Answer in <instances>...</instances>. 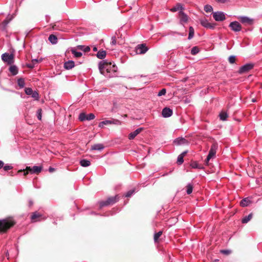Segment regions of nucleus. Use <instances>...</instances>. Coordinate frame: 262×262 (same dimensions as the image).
Masks as SVG:
<instances>
[{
    "mask_svg": "<svg viewBox=\"0 0 262 262\" xmlns=\"http://www.w3.org/2000/svg\"><path fill=\"white\" fill-rule=\"evenodd\" d=\"M148 50L144 43L139 44L136 48V51L137 54H142L145 53Z\"/></svg>",
    "mask_w": 262,
    "mask_h": 262,
    "instance_id": "9",
    "label": "nucleus"
},
{
    "mask_svg": "<svg viewBox=\"0 0 262 262\" xmlns=\"http://www.w3.org/2000/svg\"><path fill=\"white\" fill-rule=\"evenodd\" d=\"M24 170H19L18 172H23Z\"/></svg>",
    "mask_w": 262,
    "mask_h": 262,
    "instance_id": "61",
    "label": "nucleus"
},
{
    "mask_svg": "<svg viewBox=\"0 0 262 262\" xmlns=\"http://www.w3.org/2000/svg\"><path fill=\"white\" fill-rule=\"evenodd\" d=\"M228 117L227 114L225 112H222L220 114V119L223 121H225Z\"/></svg>",
    "mask_w": 262,
    "mask_h": 262,
    "instance_id": "33",
    "label": "nucleus"
},
{
    "mask_svg": "<svg viewBox=\"0 0 262 262\" xmlns=\"http://www.w3.org/2000/svg\"><path fill=\"white\" fill-rule=\"evenodd\" d=\"M71 52H72V53L74 55V56L77 58L80 57L82 55V52L77 51L75 49H72L71 50Z\"/></svg>",
    "mask_w": 262,
    "mask_h": 262,
    "instance_id": "30",
    "label": "nucleus"
},
{
    "mask_svg": "<svg viewBox=\"0 0 262 262\" xmlns=\"http://www.w3.org/2000/svg\"><path fill=\"white\" fill-rule=\"evenodd\" d=\"M186 153H187V151H184L182 154H181L180 155L183 156V157L184 158V157L185 156V155H186Z\"/></svg>",
    "mask_w": 262,
    "mask_h": 262,
    "instance_id": "56",
    "label": "nucleus"
},
{
    "mask_svg": "<svg viewBox=\"0 0 262 262\" xmlns=\"http://www.w3.org/2000/svg\"><path fill=\"white\" fill-rule=\"evenodd\" d=\"M111 44L112 45H115L116 44V37L113 36L111 38Z\"/></svg>",
    "mask_w": 262,
    "mask_h": 262,
    "instance_id": "48",
    "label": "nucleus"
},
{
    "mask_svg": "<svg viewBox=\"0 0 262 262\" xmlns=\"http://www.w3.org/2000/svg\"><path fill=\"white\" fill-rule=\"evenodd\" d=\"M162 231H159L158 232L155 233V234H154V241L155 242H156L158 240L159 237L162 235Z\"/></svg>",
    "mask_w": 262,
    "mask_h": 262,
    "instance_id": "37",
    "label": "nucleus"
},
{
    "mask_svg": "<svg viewBox=\"0 0 262 262\" xmlns=\"http://www.w3.org/2000/svg\"><path fill=\"white\" fill-rule=\"evenodd\" d=\"M41 60H38L37 59H33L32 60V62L33 63H34V64L37 63L39 61H40Z\"/></svg>",
    "mask_w": 262,
    "mask_h": 262,
    "instance_id": "51",
    "label": "nucleus"
},
{
    "mask_svg": "<svg viewBox=\"0 0 262 262\" xmlns=\"http://www.w3.org/2000/svg\"><path fill=\"white\" fill-rule=\"evenodd\" d=\"M86 115L84 113H81L79 115V119L81 121L86 120Z\"/></svg>",
    "mask_w": 262,
    "mask_h": 262,
    "instance_id": "36",
    "label": "nucleus"
},
{
    "mask_svg": "<svg viewBox=\"0 0 262 262\" xmlns=\"http://www.w3.org/2000/svg\"><path fill=\"white\" fill-rule=\"evenodd\" d=\"M186 188H187V190H186L187 193L188 194H191L192 192L193 186L191 184H188L186 186Z\"/></svg>",
    "mask_w": 262,
    "mask_h": 262,
    "instance_id": "34",
    "label": "nucleus"
},
{
    "mask_svg": "<svg viewBox=\"0 0 262 262\" xmlns=\"http://www.w3.org/2000/svg\"><path fill=\"white\" fill-rule=\"evenodd\" d=\"M229 27L234 32H239L242 30V26L241 24L236 21L230 23Z\"/></svg>",
    "mask_w": 262,
    "mask_h": 262,
    "instance_id": "12",
    "label": "nucleus"
},
{
    "mask_svg": "<svg viewBox=\"0 0 262 262\" xmlns=\"http://www.w3.org/2000/svg\"><path fill=\"white\" fill-rule=\"evenodd\" d=\"M31 219L32 222H36L37 221L43 220L45 219V218L42 217V215L40 213L37 212H35L31 215Z\"/></svg>",
    "mask_w": 262,
    "mask_h": 262,
    "instance_id": "13",
    "label": "nucleus"
},
{
    "mask_svg": "<svg viewBox=\"0 0 262 262\" xmlns=\"http://www.w3.org/2000/svg\"><path fill=\"white\" fill-rule=\"evenodd\" d=\"M49 171L50 172H52L54 171V168H52V167H50L49 168Z\"/></svg>",
    "mask_w": 262,
    "mask_h": 262,
    "instance_id": "55",
    "label": "nucleus"
},
{
    "mask_svg": "<svg viewBox=\"0 0 262 262\" xmlns=\"http://www.w3.org/2000/svg\"><path fill=\"white\" fill-rule=\"evenodd\" d=\"M117 201V196L108 198L105 201H101L99 202L100 207L102 208L104 206H107L115 203Z\"/></svg>",
    "mask_w": 262,
    "mask_h": 262,
    "instance_id": "5",
    "label": "nucleus"
},
{
    "mask_svg": "<svg viewBox=\"0 0 262 262\" xmlns=\"http://www.w3.org/2000/svg\"><path fill=\"white\" fill-rule=\"evenodd\" d=\"M25 93L27 95H31L32 94V92H33L32 89L30 88H26L25 90Z\"/></svg>",
    "mask_w": 262,
    "mask_h": 262,
    "instance_id": "42",
    "label": "nucleus"
},
{
    "mask_svg": "<svg viewBox=\"0 0 262 262\" xmlns=\"http://www.w3.org/2000/svg\"><path fill=\"white\" fill-rule=\"evenodd\" d=\"M221 252L222 253L225 254H229L230 253L231 251L230 250H223L221 251Z\"/></svg>",
    "mask_w": 262,
    "mask_h": 262,
    "instance_id": "49",
    "label": "nucleus"
},
{
    "mask_svg": "<svg viewBox=\"0 0 262 262\" xmlns=\"http://www.w3.org/2000/svg\"><path fill=\"white\" fill-rule=\"evenodd\" d=\"M96 55L99 59H103L106 56V52L104 50H100L97 52Z\"/></svg>",
    "mask_w": 262,
    "mask_h": 262,
    "instance_id": "25",
    "label": "nucleus"
},
{
    "mask_svg": "<svg viewBox=\"0 0 262 262\" xmlns=\"http://www.w3.org/2000/svg\"><path fill=\"white\" fill-rule=\"evenodd\" d=\"M117 67L112 62L107 60H102L99 63V69L100 73L107 77L112 76V73H115L117 71Z\"/></svg>",
    "mask_w": 262,
    "mask_h": 262,
    "instance_id": "1",
    "label": "nucleus"
},
{
    "mask_svg": "<svg viewBox=\"0 0 262 262\" xmlns=\"http://www.w3.org/2000/svg\"><path fill=\"white\" fill-rule=\"evenodd\" d=\"M213 17L214 19L217 21H223L226 19L225 13L221 11L213 12Z\"/></svg>",
    "mask_w": 262,
    "mask_h": 262,
    "instance_id": "8",
    "label": "nucleus"
},
{
    "mask_svg": "<svg viewBox=\"0 0 262 262\" xmlns=\"http://www.w3.org/2000/svg\"><path fill=\"white\" fill-rule=\"evenodd\" d=\"M200 23L202 26L206 28L213 29L215 28V24L210 23L206 18L201 19Z\"/></svg>",
    "mask_w": 262,
    "mask_h": 262,
    "instance_id": "11",
    "label": "nucleus"
},
{
    "mask_svg": "<svg viewBox=\"0 0 262 262\" xmlns=\"http://www.w3.org/2000/svg\"><path fill=\"white\" fill-rule=\"evenodd\" d=\"M250 203L251 201L249 199L245 198L241 201L240 205L242 207H246L248 206Z\"/></svg>",
    "mask_w": 262,
    "mask_h": 262,
    "instance_id": "23",
    "label": "nucleus"
},
{
    "mask_svg": "<svg viewBox=\"0 0 262 262\" xmlns=\"http://www.w3.org/2000/svg\"><path fill=\"white\" fill-rule=\"evenodd\" d=\"M216 1H217V2L224 3L226 2H227V0H216Z\"/></svg>",
    "mask_w": 262,
    "mask_h": 262,
    "instance_id": "54",
    "label": "nucleus"
},
{
    "mask_svg": "<svg viewBox=\"0 0 262 262\" xmlns=\"http://www.w3.org/2000/svg\"><path fill=\"white\" fill-rule=\"evenodd\" d=\"M184 9V7H183L182 5L178 3L175 6H174L173 8H172L170 9V11L171 12H176V11H183Z\"/></svg>",
    "mask_w": 262,
    "mask_h": 262,
    "instance_id": "21",
    "label": "nucleus"
},
{
    "mask_svg": "<svg viewBox=\"0 0 262 262\" xmlns=\"http://www.w3.org/2000/svg\"><path fill=\"white\" fill-rule=\"evenodd\" d=\"M183 158V156L179 155L177 158V163L180 165L182 164L184 162Z\"/></svg>",
    "mask_w": 262,
    "mask_h": 262,
    "instance_id": "41",
    "label": "nucleus"
},
{
    "mask_svg": "<svg viewBox=\"0 0 262 262\" xmlns=\"http://www.w3.org/2000/svg\"><path fill=\"white\" fill-rule=\"evenodd\" d=\"M189 35H188V39H191V38H193V36H194V29L192 27H190L189 28Z\"/></svg>",
    "mask_w": 262,
    "mask_h": 262,
    "instance_id": "32",
    "label": "nucleus"
},
{
    "mask_svg": "<svg viewBox=\"0 0 262 262\" xmlns=\"http://www.w3.org/2000/svg\"><path fill=\"white\" fill-rule=\"evenodd\" d=\"M255 101H256V100L254 99H252V102H255Z\"/></svg>",
    "mask_w": 262,
    "mask_h": 262,
    "instance_id": "60",
    "label": "nucleus"
},
{
    "mask_svg": "<svg viewBox=\"0 0 262 262\" xmlns=\"http://www.w3.org/2000/svg\"><path fill=\"white\" fill-rule=\"evenodd\" d=\"M217 148V145L216 143H214L211 145L209 154L205 161L206 165H208L209 160L215 156Z\"/></svg>",
    "mask_w": 262,
    "mask_h": 262,
    "instance_id": "3",
    "label": "nucleus"
},
{
    "mask_svg": "<svg viewBox=\"0 0 262 262\" xmlns=\"http://www.w3.org/2000/svg\"><path fill=\"white\" fill-rule=\"evenodd\" d=\"M4 162L0 160V169H1L4 166Z\"/></svg>",
    "mask_w": 262,
    "mask_h": 262,
    "instance_id": "53",
    "label": "nucleus"
},
{
    "mask_svg": "<svg viewBox=\"0 0 262 262\" xmlns=\"http://www.w3.org/2000/svg\"><path fill=\"white\" fill-rule=\"evenodd\" d=\"M29 206L30 207L32 206L33 204V202L31 200H29Z\"/></svg>",
    "mask_w": 262,
    "mask_h": 262,
    "instance_id": "57",
    "label": "nucleus"
},
{
    "mask_svg": "<svg viewBox=\"0 0 262 262\" xmlns=\"http://www.w3.org/2000/svg\"><path fill=\"white\" fill-rule=\"evenodd\" d=\"M5 171H8L12 169L13 167L9 165H6L3 167Z\"/></svg>",
    "mask_w": 262,
    "mask_h": 262,
    "instance_id": "46",
    "label": "nucleus"
},
{
    "mask_svg": "<svg viewBox=\"0 0 262 262\" xmlns=\"http://www.w3.org/2000/svg\"><path fill=\"white\" fill-rule=\"evenodd\" d=\"M9 71L13 75H16L18 73V69L16 66H11L9 68Z\"/></svg>",
    "mask_w": 262,
    "mask_h": 262,
    "instance_id": "27",
    "label": "nucleus"
},
{
    "mask_svg": "<svg viewBox=\"0 0 262 262\" xmlns=\"http://www.w3.org/2000/svg\"><path fill=\"white\" fill-rule=\"evenodd\" d=\"M15 224L11 217L0 220V232H5Z\"/></svg>",
    "mask_w": 262,
    "mask_h": 262,
    "instance_id": "2",
    "label": "nucleus"
},
{
    "mask_svg": "<svg viewBox=\"0 0 262 262\" xmlns=\"http://www.w3.org/2000/svg\"><path fill=\"white\" fill-rule=\"evenodd\" d=\"M199 52V49L197 47H193L191 50V54L192 55H196Z\"/></svg>",
    "mask_w": 262,
    "mask_h": 262,
    "instance_id": "35",
    "label": "nucleus"
},
{
    "mask_svg": "<svg viewBox=\"0 0 262 262\" xmlns=\"http://www.w3.org/2000/svg\"><path fill=\"white\" fill-rule=\"evenodd\" d=\"M32 98H33L35 100H38L39 99V94L36 91H33L31 95Z\"/></svg>",
    "mask_w": 262,
    "mask_h": 262,
    "instance_id": "39",
    "label": "nucleus"
},
{
    "mask_svg": "<svg viewBox=\"0 0 262 262\" xmlns=\"http://www.w3.org/2000/svg\"><path fill=\"white\" fill-rule=\"evenodd\" d=\"M166 91L165 89H162L158 94V96L164 95L166 94Z\"/></svg>",
    "mask_w": 262,
    "mask_h": 262,
    "instance_id": "45",
    "label": "nucleus"
},
{
    "mask_svg": "<svg viewBox=\"0 0 262 262\" xmlns=\"http://www.w3.org/2000/svg\"><path fill=\"white\" fill-rule=\"evenodd\" d=\"M48 39L50 41V42L53 45L56 44L57 42V37H56V36L53 34L50 35L48 38Z\"/></svg>",
    "mask_w": 262,
    "mask_h": 262,
    "instance_id": "26",
    "label": "nucleus"
},
{
    "mask_svg": "<svg viewBox=\"0 0 262 262\" xmlns=\"http://www.w3.org/2000/svg\"><path fill=\"white\" fill-rule=\"evenodd\" d=\"M17 83L20 88H23L25 86V82L23 78H20L18 79Z\"/></svg>",
    "mask_w": 262,
    "mask_h": 262,
    "instance_id": "29",
    "label": "nucleus"
},
{
    "mask_svg": "<svg viewBox=\"0 0 262 262\" xmlns=\"http://www.w3.org/2000/svg\"><path fill=\"white\" fill-rule=\"evenodd\" d=\"M12 19V17L10 16H8L7 18L0 24V30H5L7 25Z\"/></svg>",
    "mask_w": 262,
    "mask_h": 262,
    "instance_id": "17",
    "label": "nucleus"
},
{
    "mask_svg": "<svg viewBox=\"0 0 262 262\" xmlns=\"http://www.w3.org/2000/svg\"><path fill=\"white\" fill-rule=\"evenodd\" d=\"M14 56L12 54L5 53L2 55V59L3 61L11 64L13 62Z\"/></svg>",
    "mask_w": 262,
    "mask_h": 262,
    "instance_id": "7",
    "label": "nucleus"
},
{
    "mask_svg": "<svg viewBox=\"0 0 262 262\" xmlns=\"http://www.w3.org/2000/svg\"><path fill=\"white\" fill-rule=\"evenodd\" d=\"M162 115L164 118H168L172 115V111L168 107H165L163 109Z\"/></svg>",
    "mask_w": 262,
    "mask_h": 262,
    "instance_id": "16",
    "label": "nucleus"
},
{
    "mask_svg": "<svg viewBox=\"0 0 262 262\" xmlns=\"http://www.w3.org/2000/svg\"><path fill=\"white\" fill-rule=\"evenodd\" d=\"M27 67L29 68L32 69L35 67V64L32 62L31 63L28 64Z\"/></svg>",
    "mask_w": 262,
    "mask_h": 262,
    "instance_id": "50",
    "label": "nucleus"
},
{
    "mask_svg": "<svg viewBox=\"0 0 262 262\" xmlns=\"http://www.w3.org/2000/svg\"><path fill=\"white\" fill-rule=\"evenodd\" d=\"M135 193V190L134 189H132V190H130L128 191H127L125 196L126 197H130L134 193Z\"/></svg>",
    "mask_w": 262,
    "mask_h": 262,
    "instance_id": "43",
    "label": "nucleus"
},
{
    "mask_svg": "<svg viewBox=\"0 0 262 262\" xmlns=\"http://www.w3.org/2000/svg\"><path fill=\"white\" fill-rule=\"evenodd\" d=\"M178 17L180 19V23L182 25H184L188 21V16L186 13L184 12L183 11L179 12Z\"/></svg>",
    "mask_w": 262,
    "mask_h": 262,
    "instance_id": "10",
    "label": "nucleus"
},
{
    "mask_svg": "<svg viewBox=\"0 0 262 262\" xmlns=\"http://www.w3.org/2000/svg\"><path fill=\"white\" fill-rule=\"evenodd\" d=\"M204 10L206 12H211L213 10V8L211 6L207 5L204 6Z\"/></svg>",
    "mask_w": 262,
    "mask_h": 262,
    "instance_id": "38",
    "label": "nucleus"
},
{
    "mask_svg": "<svg viewBox=\"0 0 262 262\" xmlns=\"http://www.w3.org/2000/svg\"><path fill=\"white\" fill-rule=\"evenodd\" d=\"M104 148V146L102 144H96L93 145L91 147L92 150H102Z\"/></svg>",
    "mask_w": 262,
    "mask_h": 262,
    "instance_id": "22",
    "label": "nucleus"
},
{
    "mask_svg": "<svg viewBox=\"0 0 262 262\" xmlns=\"http://www.w3.org/2000/svg\"><path fill=\"white\" fill-rule=\"evenodd\" d=\"M109 124L120 125L121 122L119 120L114 119H112L111 120H106L100 122L99 123L98 126L100 128H103L104 125Z\"/></svg>",
    "mask_w": 262,
    "mask_h": 262,
    "instance_id": "4",
    "label": "nucleus"
},
{
    "mask_svg": "<svg viewBox=\"0 0 262 262\" xmlns=\"http://www.w3.org/2000/svg\"><path fill=\"white\" fill-rule=\"evenodd\" d=\"M142 130L143 128L140 127L130 133L128 135V139L129 140L134 139Z\"/></svg>",
    "mask_w": 262,
    "mask_h": 262,
    "instance_id": "18",
    "label": "nucleus"
},
{
    "mask_svg": "<svg viewBox=\"0 0 262 262\" xmlns=\"http://www.w3.org/2000/svg\"><path fill=\"white\" fill-rule=\"evenodd\" d=\"M42 170V167L38 166H34L32 167H27L26 169V171H24V175H27L29 172L31 173H38Z\"/></svg>",
    "mask_w": 262,
    "mask_h": 262,
    "instance_id": "6",
    "label": "nucleus"
},
{
    "mask_svg": "<svg viewBox=\"0 0 262 262\" xmlns=\"http://www.w3.org/2000/svg\"><path fill=\"white\" fill-rule=\"evenodd\" d=\"M89 51H90V48L89 47H85L84 50V52H89Z\"/></svg>",
    "mask_w": 262,
    "mask_h": 262,
    "instance_id": "52",
    "label": "nucleus"
},
{
    "mask_svg": "<svg viewBox=\"0 0 262 262\" xmlns=\"http://www.w3.org/2000/svg\"><path fill=\"white\" fill-rule=\"evenodd\" d=\"M37 118L40 120L41 119V110L39 109L37 111Z\"/></svg>",
    "mask_w": 262,
    "mask_h": 262,
    "instance_id": "47",
    "label": "nucleus"
},
{
    "mask_svg": "<svg viewBox=\"0 0 262 262\" xmlns=\"http://www.w3.org/2000/svg\"><path fill=\"white\" fill-rule=\"evenodd\" d=\"M253 67V65L251 63H247L242 67L239 70V73H244L249 71L250 70L252 69Z\"/></svg>",
    "mask_w": 262,
    "mask_h": 262,
    "instance_id": "14",
    "label": "nucleus"
},
{
    "mask_svg": "<svg viewBox=\"0 0 262 262\" xmlns=\"http://www.w3.org/2000/svg\"><path fill=\"white\" fill-rule=\"evenodd\" d=\"M80 164L81 166L86 167L91 165V162L88 160L82 159L80 161Z\"/></svg>",
    "mask_w": 262,
    "mask_h": 262,
    "instance_id": "24",
    "label": "nucleus"
},
{
    "mask_svg": "<svg viewBox=\"0 0 262 262\" xmlns=\"http://www.w3.org/2000/svg\"><path fill=\"white\" fill-rule=\"evenodd\" d=\"M252 217V214L250 213L248 215L246 216L243 217V219L242 220V222L243 224L247 223Z\"/></svg>",
    "mask_w": 262,
    "mask_h": 262,
    "instance_id": "28",
    "label": "nucleus"
},
{
    "mask_svg": "<svg viewBox=\"0 0 262 262\" xmlns=\"http://www.w3.org/2000/svg\"><path fill=\"white\" fill-rule=\"evenodd\" d=\"M75 66V63L73 60H69L64 63V68L66 70H70Z\"/></svg>",
    "mask_w": 262,
    "mask_h": 262,
    "instance_id": "20",
    "label": "nucleus"
},
{
    "mask_svg": "<svg viewBox=\"0 0 262 262\" xmlns=\"http://www.w3.org/2000/svg\"><path fill=\"white\" fill-rule=\"evenodd\" d=\"M167 173H164L163 174H162V176H167Z\"/></svg>",
    "mask_w": 262,
    "mask_h": 262,
    "instance_id": "59",
    "label": "nucleus"
},
{
    "mask_svg": "<svg viewBox=\"0 0 262 262\" xmlns=\"http://www.w3.org/2000/svg\"><path fill=\"white\" fill-rule=\"evenodd\" d=\"M229 62L231 63H233L235 61V57L234 56H230L228 58Z\"/></svg>",
    "mask_w": 262,
    "mask_h": 262,
    "instance_id": "44",
    "label": "nucleus"
},
{
    "mask_svg": "<svg viewBox=\"0 0 262 262\" xmlns=\"http://www.w3.org/2000/svg\"><path fill=\"white\" fill-rule=\"evenodd\" d=\"M95 118V116L94 114L93 113H90L88 115H86V120H92L93 119H94V118Z\"/></svg>",
    "mask_w": 262,
    "mask_h": 262,
    "instance_id": "40",
    "label": "nucleus"
},
{
    "mask_svg": "<svg viewBox=\"0 0 262 262\" xmlns=\"http://www.w3.org/2000/svg\"><path fill=\"white\" fill-rule=\"evenodd\" d=\"M173 142L176 145H179L186 144L188 143V141L185 138L181 137L176 139Z\"/></svg>",
    "mask_w": 262,
    "mask_h": 262,
    "instance_id": "19",
    "label": "nucleus"
},
{
    "mask_svg": "<svg viewBox=\"0 0 262 262\" xmlns=\"http://www.w3.org/2000/svg\"><path fill=\"white\" fill-rule=\"evenodd\" d=\"M237 18L243 24L252 25L253 23V20L247 16H238Z\"/></svg>",
    "mask_w": 262,
    "mask_h": 262,
    "instance_id": "15",
    "label": "nucleus"
},
{
    "mask_svg": "<svg viewBox=\"0 0 262 262\" xmlns=\"http://www.w3.org/2000/svg\"><path fill=\"white\" fill-rule=\"evenodd\" d=\"M190 166L192 168L195 169H202L203 168L202 166L196 162H192Z\"/></svg>",
    "mask_w": 262,
    "mask_h": 262,
    "instance_id": "31",
    "label": "nucleus"
},
{
    "mask_svg": "<svg viewBox=\"0 0 262 262\" xmlns=\"http://www.w3.org/2000/svg\"><path fill=\"white\" fill-rule=\"evenodd\" d=\"M93 51H94V52H96V51H97V47H94V48H93Z\"/></svg>",
    "mask_w": 262,
    "mask_h": 262,
    "instance_id": "58",
    "label": "nucleus"
}]
</instances>
